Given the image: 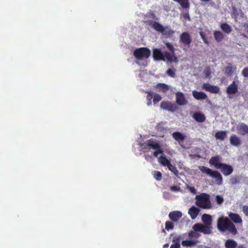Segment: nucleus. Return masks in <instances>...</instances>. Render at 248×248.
Returning a JSON list of instances; mask_svg holds the SVG:
<instances>
[{
	"label": "nucleus",
	"mask_w": 248,
	"mask_h": 248,
	"mask_svg": "<svg viewBox=\"0 0 248 248\" xmlns=\"http://www.w3.org/2000/svg\"><path fill=\"white\" fill-rule=\"evenodd\" d=\"M216 201L217 204H221L222 203L224 202V199L223 197L221 196L220 195H217L216 197Z\"/></svg>",
	"instance_id": "obj_43"
},
{
	"label": "nucleus",
	"mask_w": 248,
	"mask_h": 248,
	"mask_svg": "<svg viewBox=\"0 0 248 248\" xmlns=\"http://www.w3.org/2000/svg\"><path fill=\"white\" fill-rule=\"evenodd\" d=\"M169 244L168 243H166L163 245V248H168Z\"/></svg>",
	"instance_id": "obj_54"
},
{
	"label": "nucleus",
	"mask_w": 248,
	"mask_h": 248,
	"mask_svg": "<svg viewBox=\"0 0 248 248\" xmlns=\"http://www.w3.org/2000/svg\"><path fill=\"white\" fill-rule=\"evenodd\" d=\"M182 213L179 211L171 212L169 215L170 219L175 222L177 221L182 217Z\"/></svg>",
	"instance_id": "obj_15"
},
{
	"label": "nucleus",
	"mask_w": 248,
	"mask_h": 248,
	"mask_svg": "<svg viewBox=\"0 0 248 248\" xmlns=\"http://www.w3.org/2000/svg\"><path fill=\"white\" fill-rule=\"evenodd\" d=\"M205 74L206 77H207V78L209 77L211 75L210 70L208 69L207 70H206Z\"/></svg>",
	"instance_id": "obj_51"
},
{
	"label": "nucleus",
	"mask_w": 248,
	"mask_h": 248,
	"mask_svg": "<svg viewBox=\"0 0 248 248\" xmlns=\"http://www.w3.org/2000/svg\"><path fill=\"white\" fill-rule=\"evenodd\" d=\"M159 144L154 141L152 139H150L146 141V142L143 144V148L144 149H148L151 148L154 150H157L159 148Z\"/></svg>",
	"instance_id": "obj_13"
},
{
	"label": "nucleus",
	"mask_w": 248,
	"mask_h": 248,
	"mask_svg": "<svg viewBox=\"0 0 248 248\" xmlns=\"http://www.w3.org/2000/svg\"><path fill=\"white\" fill-rule=\"evenodd\" d=\"M156 151L153 153V155L155 157H157L159 154H162L163 153V152L162 150L161 149L160 146L159 147V148L157 149V150H155Z\"/></svg>",
	"instance_id": "obj_46"
},
{
	"label": "nucleus",
	"mask_w": 248,
	"mask_h": 248,
	"mask_svg": "<svg viewBox=\"0 0 248 248\" xmlns=\"http://www.w3.org/2000/svg\"><path fill=\"white\" fill-rule=\"evenodd\" d=\"M198 232H200L199 231H196L193 230V231H190L188 232V237L190 238H198L200 236L201 234Z\"/></svg>",
	"instance_id": "obj_33"
},
{
	"label": "nucleus",
	"mask_w": 248,
	"mask_h": 248,
	"mask_svg": "<svg viewBox=\"0 0 248 248\" xmlns=\"http://www.w3.org/2000/svg\"><path fill=\"white\" fill-rule=\"evenodd\" d=\"M218 170H220L224 176L230 175L233 171V169L231 165L225 163L222 164Z\"/></svg>",
	"instance_id": "obj_10"
},
{
	"label": "nucleus",
	"mask_w": 248,
	"mask_h": 248,
	"mask_svg": "<svg viewBox=\"0 0 248 248\" xmlns=\"http://www.w3.org/2000/svg\"><path fill=\"white\" fill-rule=\"evenodd\" d=\"M200 35L203 40L204 43L207 45H208L209 44V42L208 41L207 39L205 37V33L202 31L200 32Z\"/></svg>",
	"instance_id": "obj_44"
},
{
	"label": "nucleus",
	"mask_w": 248,
	"mask_h": 248,
	"mask_svg": "<svg viewBox=\"0 0 248 248\" xmlns=\"http://www.w3.org/2000/svg\"><path fill=\"white\" fill-rule=\"evenodd\" d=\"M165 45L167 46V47L172 53H174V48L173 46L170 43L167 42L165 43Z\"/></svg>",
	"instance_id": "obj_45"
},
{
	"label": "nucleus",
	"mask_w": 248,
	"mask_h": 248,
	"mask_svg": "<svg viewBox=\"0 0 248 248\" xmlns=\"http://www.w3.org/2000/svg\"><path fill=\"white\" fill-rule=\"evenodd\" d=\"M162 232H164L165 233H166V232H165V230H164V229H163Z\"/></svg>",
	"instance_id": "obj_57"
},
{
	"label": "nucleus",
	"mask_w": 248,
	"mask_h": 248,
	"mask_svg": "<svg viewBox=\"0 0 248 248\" xmlns=\"http://www.w3.org/2000/svg\"><path fill=\"white\" fill-rule=\"evenodd\" d=\"M202 220L204 224L201 223H196L193 227V230L196 231H199L200 232L204 234H210L212 232V224L213 220L211 216L208 214H204L202 217Z\"/></svg>",
	"instance_id": "obj_1"
},
{
	"label": "nucleus",
	"mask_w": 248,
	"mask_h": 248,
	"mask_svg": "<svg viewBox=\"0 0 248 248\" xmlns=\"http://www.w3.org/2000/svg\"><path fill=\"white\" fill-rule=\"evenodd\" d=\"M133 55L138 60L148 59L151 55V51L146 47H140L133 51Z\"/></svg>",
	"instance_id": "obj_6"
},
{
	"label": "nucleus",
	"mask_w": 248,
	"mask_h": 248,
	"mask_svg": "<svg viewBox=\"0 0 248 248\" xmlns=\"http://www.w3.org/2000/svg\"><path fill=\"white\" fill-rule=\"evenodd\" d=\"M197 243L196 241L194 240H183L182 242V245L184 247H191L195 245Z\"/></svg>",
	"instance_id": "obj_34"
},
{
	"label": "nucleus",
	"mask_w": 248,
	"mask_h": 248,
	"mask_svg": "<svg viewBox=\"0 0 248 248\" xmlns=\"http://www.w3.org/2000/svg\"><path fill=\"white\" fill-rule=\"evenodd\" d=\"M158 161L165 167L168 166L171 163L170 161L168 159L166 156L163 155H161L158 158Z\"/></svg>",
	"instance_id": "obj_28"
},
{
	"label": "nucleus",
	"mask_w": 248,
	"mask_h": 248,
	"mask_svg": "<svg viewBox=\"0 0 248 248\" xmlns=\"http://www.w3.org/2000/svg\"><path fill=\"white\" fill-rule=\"evenodd\" d=\"M192 117L196 121L199 123H203L206 120L205 115L200 112H195L193 114Z\"/></svg>",
	"instance_id": "obj_18"
},
{
	"label": "nucleus",
	"mask_w": 248,
	"mask_h": 248,
	"mask_svg": "<svg viewBox=\"0 0 248 248\" xmlns=\"http://www.w3.org/2000/svg\"><path fill=\"white\" fill-rule=\"evenodd\" d=\"M244 27L245 28V31L248 32V23L244 24Z\"/></svg>",
	"instance_id": "obj_53"
},
{
	"label": "nucleus",
	"mask_w": 248,
	"mask_h": 248,
	"mask_svg": "<svg viewBox=\"0 0 248 248\" xmlns=\"http://www.w3.org/2000/svg\"><path fill=\"white\" fill-rule=\"evenodd\" d=\"M217 228L220 232L228 231L233 235L237 233V231L234 224L227 217H219L217 220Z\"/></svg>",
	"instance_id": "obj_2"
},
{
	"label": "nucleus",
	"mask_w": 248,
	"mask_h": 248,
	"mask_svg": "<svg viewBox=\"0 0 248 248\" xmlns=\"http://www.w3.org/2000/svg\"><path fill=\"white\" fill-rule=\"evenodd\" d=\"M174 224L173 223L170 221H167L165 223V229L167 231L171 230L173 229Z\"/></svg>",
	"instance_id": "obj_37"
},
{
	"label": "nucleus",
	"mask_w": 248,
	"mask_h": 248,
	"mask_svg": "<svg viewBox=\"0 0 248 248\" xmlns=\"http://www.w3.org/2000/svg\"><path fill=\"white\" fill-rule=\"evenodd\" d=\"M166 73L171 78H174L175 77V69L169 68L167 70Z\"/></svg>",
	"instance_id": "obj_41"
},
{
	"label": "nucleus",
	"mask_w": 248,
	"mask_h": 248,
	"mask_svg": "<svg viewBox=\"0 0 248 248\" xmlns=\"http://www.w3.org/2000/svg\"><path fill=\"white\" fill-rule=\"evenodd\" d=\"M172 136L174 139L178 142L182 141L185 139V136L183 134L179 132H175L173 133Z\"/></svg>",
	"instance_id": "obj_25"
},
{
	"label": "nucleus",
	"mask_w": 248,
	"mask_h": 248,
	"mask_svg": "<svg viewBox=\"0 0 248 248\" xmlns=\"http://www.w3.org/2000/svg\"><path fill=\"white\" fill-rule=\"evenodd\" d=\"M200 212V210L198 207L193 206L189 209L188 213L191 219H194L198 216Z\"/></svg>",
	"instance_id": "obj_16"
},
{
	"label": "nucleus",
	"mask_w": 248,
	"mask_h": 248,
	"mask_svg": "<svg viewBox=\"0 0 248 248\" xmlns=\"http://www.w3.org/2000/svg\"><path fill=\"white\" fill-rule=\"evenodd\" d=\"M162 99L161 96L158 94H155L153 96V103L155 104L157 102H159Z\"/></svg>",
	"instance_id": "obj_42"
},
{
	"label": "nucleus",
	"mask_w": 248,
	"mask_h": 248,
	"mask_svg": "<svg viewBox=\"0 0 248 248\" xmlns=\"http://www.w3.org/2000/svg\"><path fill=\"white\" fill-rule=\"evenodd\" d=\"M239 130L242 135L248 134V126L245 124H241L239 127Z\"/></svg>",
	"instance_id": "obj_30"
},
{
	"label": "nucleus",
	"mask_w": 248,
	"mask_h": 248,
	"mask_svg": "<svg viewBox=\"0 0 248 248\" xmlns=\"http://www.w3.org/2000/svg\"><path fill=\"white\" fill-rule=\"evenodd\" d=\"M238 92V87L234 81L228 87L226 90V93L228 94H234Z\"/></svg>",
	"instance_id": "obj_14"
},
{
	"label": "nucleus",
	"mask_w": 248,
	"mask_h": 248,
	"mask_svg": "<svg viewBox=\"0 0 248 248\" xmlns=\"http://www.w3.org/2000/svg\"><path fill=\"white\" fill-rule=\"evenodd\" d=\"M237 248H247V247H245L243 245H239Z\"/></svg>",
	"instance_id": "obj_55"
},
{
	"label": "nucleus",
	"mask_w": 248,
	"mask_h": 248,
	"mask_svg": "<svg viewBox=\"0 0 248 248\" xmlns=\"http://www.w3.org/2000/svg\"><path fill=\"white\" fill-rule=\"evenodd\" d=\"M205 248H210V247H205Z\"/></svg>",
	"instance_id": "obj_59"
},
{
	"label": "nucleus",
	"mask_w": 248,
	"mask_h": 248,
	"mask_svg": "<svg viewBox=\"0 0 248 248\" xmlns=\"http://www.w3.org/2000/svg\"><path fill=\"white\" fill-rule=\"evenodd\" d=\"M220 27L221 29L227 34H229L232 31L231 26L226 23H221Z\"/></svg>",
	"instance_id": "obj_29"
},
{
	"label": "nucleus",
	"mask_w": 248,
	"mask_h": 248,
	"mask_svg": "<svg viewBox=\"0 0 248 248\" xmlns=\"http://www.w3.org/2000/svg\"><path fill=\"white\" fill-rule=\"evenodd\" d=\"M182 239V237L181 235H175L172 238V243L174 245H177L181 246V241Z\"/></svg>",
	"instance_id": "obj_35"
},
{
	"label": "nucleus",
	"mask_w": 248,
	"mask_h": 248,
	"mask_svg": "<svg viewBox=\"0 0 248 248\" xmlns=\"http://www.w3.org/2000/svg\"><path fill=\"white\" fill-rule=\"evenodd\" d=\"M230 182L232 185L237 184L240 183V178L239 176H234L230 179Z\"/></svg>",
	"instance_id": "obj_38"
},
{
	"label": "nucleus",
	"mask_w": 248,
	"mask_h": 248,
	"mask_svg": "<svg viewBox=\"0 0 248 248\" xmlns=\"http://www.w3.org/2000/svg\"><path fill=\"white\" fill-rule=\"evenodd\" d=\"M202 1L209 2L210 0H201Z\"/></svg>",
	"instance_id": "obj_56"
},
{
	"label": "nucleus",
	"mask_w": 248,
	"mask_h": 248,
	"mask_svg": "<svg viewBox=\"0 0 248 248\" xmlns=\"http://www.w3.org/2000/svg\"><path fill=\"white\" fill-rule=\"evenodd\" d=\"M227 137V132L226 131H220L216 132L215 138L217 140H224Z\"/></svg>",
	"instance_id": "obj_26"
},
{
	"label": "nucleus",
	"mask_w": 248,
	"mask_h": 248,
	"mask_svg": "<svg viewBox=\"0 0 248 248\" xmlns=\"http://www.w3.org/2000/svg\"><path fill=\"white\" fill-rule=\"evenodd\" d=\"M175 97L176 102L179 106L185 105L188 102L184 93L182 92H177L175 94Z\"/></svg>",
	"instance_id": "obj_8"
},
{
	"label": "nucleus",
	"mask_w": 248,
	"mask_h": 248,
	"mask_svg": "<svg viewBox=\"0 0 248 248\" xmlns=\"http://www.w3.org/2000/svg\"><path fill=\"white\" fill-rule=\"evenodd\" d=\"M198 169L202 173H205L210 176H211L212 173L213 171V170L210 168L203 166H199Z\"/></svg>",
	"instance_id": "obj_27"
},
{
	"label": "nucleus",
	"mask_w": 248,
	"mask_h": 248,
	"mask_svg": "<svg viewBox=\"0 0 248 248\" xmlns=\"http://www.w3.org/2000/svg\"><path fill=\"white\" fill-rule=\"evenodd\" d=\"M160 107L163 109L171 112H174L178 109V107L175 104L169 101H162L160 104Z\"/></svg>",
	"instance_id": "obj_7"
},
{
	"label": "nucleus",
	"mask_w": 248,
	"mask_h": 248,
	"mask_svg": "<svg viewBox=\"0 0 248 248\" xmlns=\"http://www.w3.org/2000/svg\"><path fill=\"white\" fill-rule=\"evenodd\" d=\"M170 190L174 192H178L180 191V187L176 186H170Z\"/></svg>",
	"instance_id": "obj_48"
},
{
	"label": "nucleus",
	"mask_w": 248,
	"mask_h": 248,
	"mask_svg": "<svg viewBox=\"0 0 248 248\" xmlns=\"http://www.w3.org/2000/svg\"><path fill=\"white\" fill-rule=\"evenodd\" d=\"M189 190L192 193L194 194H195L196 193V190L194 187H190Z\"/></svg>",
	"instance_id": "obj_50"
},
{
	"label": "nucleus",
	"mask_w": 248,
	"mask_h": 248,
	"mask_svg": "<svg viewBox=\"0 0 248 248\" xmlns=\"http://www.w3.org/2000/svg\"><path fill=\"white\" fill-rule=\"evenodd\" d=\"M236 69V68L235 66H233L232 63H229L225 67V72L227 76H230L232 75L233 72L235 71Z\"/></svg>",
	"instance_id": "obj_22"
},
{
	"label": "nucleus",
	"mask_w": 248,
	"mask_h": 248,
	"mask_svg": "<svg viewBox=\"0 0 248 248\" xmlns=\"http://www.w3.org/2000/svg\"><path fill=\"white\" fill-rule=\"evenodd\" d=\"M242 75L245 78H248V67H246L243 69L242 71Z\"/></svg>",
	"instance_id": "obj_47"
},
{
	"label": "nucleus",
	"mask_w": 248,
	"mask_h": 248,
	"mask_svg": "<svg viewBox=\"0 0 248 248\" xmlns=\"http://www.w3.org/2000/svg\"><path fill=\"white\" fill-rule=\"evenodd\" d=\"M226 248H236L237 247V242L232 239H227L225 243Z\"/></svg>",
	"instance_id": "obj_24"
},
{
	"label": "nucleus",
	"mask_w": 248,
	"mask_h": 248,
	"mask_svg": "<svg viewBox=\"0 0 248 248\" xmlns=\"http://www.w3.org/2000/svg\"><path fill=\"white\" fill-rule=\"evenodd\" d=\"M229 217L230 218L231 221H232L235 223L242 224V219L238 214L230 213L229 214Z\"/></svg>",
	"instance_id": "obj_19"
},
{
	"label": "nucleus",
	"mask_w": 248,
	"mask_h": 248,
	"mask_svg": "<svg viewBox=\"0 0 248 248\" xmlns=\"http://www.w3.org/2000/svg\"><path fill=\"white\" fill-rule=\"evenodd\" d=\"M180 41L185 45L189 47L192 39L189 33L187 32H183L180 35Z\"/></svg>",
	"instance_id": "obj_9"
},
{
	"label": "nucleus",
	"mask_w": 248,
	"mask_h": 248,
	"mask_svg": "<svg viewBox=\"0 0 248 248\" xmlns=\"http://www.w3.org/2000/svg\"><path fill=\"white\" fill-rule=\"evenodd\" d=\"M242 211L246 216H248V205H244L243 206Z\"/></svg>",
	"instance_id": "obj_49"
},
{
	"label": "nucleus",
	"mask_w": 248,
	"mask_h": 248,
	"mask_svg": "<svg viewBox=\"0 0 248 248\" xmlns=\"http://www.w3.org/2000/svg\"><path fill=\"white\" fill-rule=\"evenodd\" d=\"M180 3V5L183 8H187L189 7V3L188 0H173Z\"/></svg>",
	"instance_id": "obj_32"
},
{
	"label": "nucleus",
	"mask_w": 248,
	"mask_h": 248,
	"mask_svg": "<svg viewBox=\"0 0 248 248\" xmlns=\"http://www.w3.org/2000/svg\"><path fill=\"white\" fill-rule=\"evenodd\" d=\"M167 167L168 169L172 172H173L175 176H178L179 171L175 166L172 165L170 163L168 166H167Z\"/></svg>",
	"instance_id": "obj_36"
},
{
	"label": "nucleus",
	"mask_w": 248,
	"mask_h": 248,
	"mask_svg": "<svg viewBox=\"0 0 248 248\" xmlns=\"http://www.w3.org/2000/svg\"><path fill=\"white\" fill-rule=\"evenodd\" d=\"M196 205L202 209H209L212 207L210 200V196L205 193H202L195 197Z\"/></svg>",
	"instance_id": "obj_4"
},
{
	"label": "nucleus",
	"mask_w": 248,
	"mask_h": 248,
	"mask_svg": "<svg viewBox=\"0 0 248 248\" xmlns=\"http://www.w3.org/2000/svg\"><path fill=\"white\" fill-rule=\"evenodd\" d=\"M180 246L172 244L171 245L170 248H180Z\"/></svg>",
	"instance_id": "obj_52"
},
{
	"label": "nucleus",
	"mask_w": 248,
	"mask_h": 248,
	"mask_svg": "<svg viewBox=\"0 0 248 248\" xmlns=\"http://www.w3.org/2000/svg\"><path fill=\"white\" fill-rule=\"evenodd\" d=\"M148 24L155 30L161 33L165 38H170L172 36L174 31L170 29L169 26H163L159 23L153 20H150Z\"/></svg>",
	"instance_id": "obj_3"
},
{
	"label": "nucleus",
	"mask_w": 248,
	"mask_h": 248,
	"mask_svg": "<svg viewBox=\"0 0 248 248\" xmlns=\"http://www.w3.org/2000/svg\"><path fill=\"white\" fill-rule=\"evenodd\" d=\"M202 88L207 92L212 93H218L219 92V88L215 85H212L209 83H204L202 86Z\"/></svg>",
	"instance_id": "obj_12"
},
{
	"label": "nucleus",
	"mask_w": 248,
	"mask_h": 248,
	"mask_svg": "<svg viewBox=\"0 0 248 248\" xmlns=\"http://www.w3.org/2000/svg\"><path fill=\"white\" fill-rule=\"evenodd\" d=\"M154 178L157 181H160L162 179V173L159 171H154Z\"/></svg>",
	"instance_id": "obj_39"
},
{
	"label": "nucleus",
	"mask_w": 248,
	"mask_h": 248,
	"mask_svg": "<svg viewBox=\"0 0 248 248\" xmlns=\"http://www.w3.org/2000/svg\"><path fill=\"white\" fill-rule=\"evenodd\" d=\"M221 160L222 157L220 155H217L212 157L209 159V163L211 165L214 166L217 169H218L222 164H223L221 162Z\"/></svg>",
	"instance_id": "obj_11"
},
{
	"label": "nucleus",
	"mask_w": 248,
	"mask_h": 248,
	"mask_svg": "<svg viewBox=\"0 0 248 248\" xmlns=\"http://www.w3.org/2000/svg\"><path fill=\"white\" fill-rule=\"evenodd\" d=\"M153 56L154 59L155 61H163L167 60L169 62L173 61V56L170 52L165 51L162 52L158 48H155L153 52Z\"/></svg>",
	"instance_id": "obj_5"
},
{
	"label": "nucleus",
	"mask_w": 248,
	"mask_h": 248,
	"mask_svg": "<svg viewBox=\"0 0 248 248\" xmlns=\"http://www.w3.org/2000/svg\"><path fill=\"white\" fill-rule=\"evenodd\" d=\"M173 235H174V234H173V233H171V234H170V236H173Z\"/></svg>",
	"instance_id": "obj_58"
},
{
	"label": "nucleus",
	"mask_w": 248,
	"mask_h": 248,
	"mask_svg": "<svg viewBox=\"0 0 248 248\" xmlns=\"http://www.w3.org/2000/svg\"><path fill=\"white\" fill-rule=\"evenodd\" d=\"M213 178L216 179L217 184L218 185H220L222 184L223 178L221 174L217 170H213L211 175Z\"/></svg>",
	"instance_id": "obj_17"
},
{
	"label": "nucleus",
	"mask_w": 248,
	"mask_h": 248,
	"mask_svg": "<svg viewBox=\"0 0 248 248\" xmlns=\"http://www.w3.org/2000/svg\"><path fill=\"white\" fill-rule=\"evenodd\" d=\"M230 141L232 145L235 146H239L241 144L240 138L235 135H232L230 137Z\"/></svg>",
	"instance_id": "obj_20"
},
{
	"label": "nucleus",
	"mask_w": 248,
	"mask_h": 248,
	"mask_svg": "<svg viewBox=\"0 0 248 248\" xmlns=\"http://www.w3.org/2000/svg\"><path fill=\"white\" fill-rule=\"evenodd\" d=\"M156 88L164 93H165L169 90V86L165 83H158L156 85Z\"/></svg>",
	"instance_id": "obj_31"
},
{
	"label": "nucleus",
	"mask_w": 248,
	"mask_h": 248,
	"mask_svg": "<svg viewBox=\"0 0 248 248\" xmlns=\"http://www.w3.org/2000/svg\"><path fill=\"white\" fill-rule=\"evenodd\" d=\"M153 97V93L151 92H148L146 97L147 101V104L148 106H150L152 104V99Z\"/></svg>",
	"instance_id": "obj_40"
},
{
	"label": "nucleus",
	"mask_w": 248,
	"mask_h": 248,
	"mask_svg": "<svg viewBox=\"0 0 248 248\" xmlns=\"http://www.w3.org/2000/svg\"><path fill=\"white\" fill-rule=\"evenodd\" d=\"M193 97L197 100L205 99L207 98V96L205 93L202 92H198L193 91L192 92Z\"/></svg>",
	"instance_id": "obj_21"
},
{
	"label": "nucleus",
	"mask_w": 248,
	"mask_h": 248,
	"mask_svg": "<svg viewBox=\"0 0 248 248\" xmlns=\"http://www.w3.org/2000/svg\"><path fill=\"white\" fill-rule=\"evenodd\" d=\"M213 35L215 40L217 42L222 41L224 38V35L220 31H214Z\"/></svg>",
	"instance_id": "obj_23"
}]
</instances>
